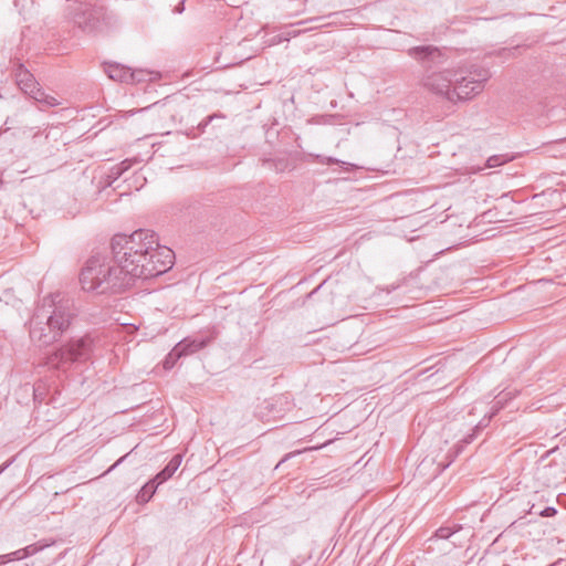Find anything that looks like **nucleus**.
<instances>
[{
  "label": "nucleus",
  "instance_id": "f257e3e1",
  "mask_svg": "<svg viewBox=\"0 0 566 566\" xmlns=\"http://www.w3.org/2000/svg\"><path fill=\"white\" fill-rule=\"evenodd\" d=\"M151 244H155V232L148 229L136 230L129 235L115 234L111 242L115 264H106L102 255L88 259L80 276L83 290L98 294L126 290L139 277Z\"/></svg>",
  "mask_w": 566,
  "mask_h": 566
},
{
  "label": "nucleus",
  "instance_id": "f03ea898",
  "mask_svg": "<svg viewBox=\"0 0 566 566\" xmlns=\"http://www.w3.org/2000/svg\"><path fill=\"white\" fill-rule=\"evenodd\" d=\"M75 316L73 302L61 294H51L41 301L30 319V337L40 345L56 342L67 331Z\"/></svg>",
  "mask_w": 566,
  "mask_h": 566
},
{
  "label": "nucleus",
  "instance_id": "7ed1b4c3",
  "mask_svg": "<svg viewBox=\"0 0 566 566\" xmlns=\"http://www.w3.org/2000/svg\"><path fill=\"white\" fill-rule=\"evenodd\" d=\"M95 346V338L91 335L72 339L65 346L50 354L45 359V365L50 368L65 370L75 361L87 360Z\"/></svg>",
  "mask_w": 566,
  "mask_h": 566
},
{
  "label": "nucleus",
  "instance_id": "20e7f679",
  "mask_svg": "<svg viewBox=\"0 0 566 566\" xmlns=\"http://www.w3.org/2000/svg\"><path fill=\"white\" fill-rule=\"evenodd\" d=\"M490 77V71L484 67H474L461 76H457L454 73L452 92L450 93L452 103L469 101L479 95Z\"/></svg>",
  "mask_w": 566,
  "mask_h": 566
},
{
  "label": "nucleus",
  "instance_id": "39448f33",
  "mask_svg": "<svg viewBox=\"0 0 566 566\" xmlns=\"http://www.w3.org/2000/svg\"><path fill=\"white\" fill-rule=\"evenodd\" d=\"M155 247L148 249L147 259L144 260L139 277L149 279L167 272L174 265L175 253L171 249L160 245L158 235L155 233Z\"/></svg>",
  "mask_w": 566,
  "mask_h": 566
},
{
  "label": "nucleus",
  "instance_id": "423d86ee",
  "mask_svg": "<svg viewBox=\"0 0 566 566\" xmlns=\"http://www.w3.org/2000/svg\"><path fill=\"white\" fill-rule=\"evenodd\" d=\"M453 77L454 72L451 70L433 72L424 77L423 85L432 93L452 102L450 93L452 92Z\"/></svg>",
  "mask_w": 566,
  "mask_h": 566
},
{
  "label": "nucleus",
  "instance_id": "0eeeda50",
  "mask_svg": "<svg viewBox=\"0 0 566 566\" xmlns=\"http://www.w3.org/2000/svg\"><path fill=\"white\" fill-rule=\"evenodd\" d=\"M408 54L421 62L427 69L433 65H440L444 62L441 51L432 45L413 46L408 50Z\"/></svg>",
  "mask_w": 566,
  "mask_h": 566
},
{
  "label": "nucleus",
  "instance_id": "6e6552de",
  "mask_svg": "<svg viewBox=\"0 0 566 566\" xmlns=\"http://www.w3.org/2000/svg\"><path fill=\"white\" fill-rule=\"evenodd\" d=\"M13 73L17 85L24 94L30 95L33 92V90H35L39 86L33 74L30 73V71L27 70L23 64H17V66L13 70Z\"/></svg>",
  "mask_w": 566,
  "mask_h": 566
},
{
  "label": "nucleus",
  "instance_id": "1a4fd4ad",
  "mask_svg": "<svg viewBox=\"0 0 566 566\" xmlns=\"http://www.w3.org/2000/svg\"><path fill=\"white\" fill-rule=\"evenodd\" d=\"M96 12L99 13L98 23L101 25V33L115 30L120 25V19L118 13L107 9L101 2L99 8H97Z\"/></svg>",
  "mask_w": 566,
  "mask_h": 566
},
{
  "label": "nucleus",
  "instance_id": "9d476101",
  "mask_svg": "<svg viewBox=\"0 0 566 566\" xmlns=\"http://www.w3.org/2000/svg\"><path fill=\"white\" fill-rule=\"evenodd\" d=\"M104 71L107 76L117 82L133 83L135 81V74L129 67L117 63H107L104 66Z\"/></svg>",
  "mask_w": 566,
  "mask_h": 566
},
{
  "label": "nucleus",
  "instance_id": "9b49d317",
  "mask_svg": "<svg viewBox=\"0 0 566 566\" xmlns=\"http://www.w3.org/2000/svg\"><path fill=\"white\" fill-rule=\"evenodd\" d=\"M212 337H203V336H193V337H186L182 340H180L177 345L181 346V352H184V355H190L193 353H197L198 350L206 347L210 342Z\"/></svg>",
  "mask_w": 566,
  "mask_h": 566
},
{
  "label": "nucleus",
  "instance_id": "f8f14e48",
  "mask_svg": "<svg viewBox=\"0 0 566 566\" xmlns=\"http://www.w3.org/2000/svg\"><path fill=\"white\" fill-rule=\"evenodd\" d=\"M46 545H40V544H31L28 545L24 548L18 549L15 552L0 555V565L12 562V560H21L29 556H32L43 549Z\"/></svg>",
  "mask_w": 566,
  "mask_h": 566
},
{
  "label": "nucleus",
  "instance_id": "ddd939ff",
  "mask_svg": "<svg viewBox=\"0 0 566 566\" xmlns=\"http://www.w3.org/2000/svg\"><path fill=\"white\" fill-rule=\"evenodd\" d=\"M182 462V455L180 453L175 454L167 465L154 478L157 484H161L170 479L174 473L178 470Z\"/></svg>",
  "mask_w": 566,
  "mask_h": 566
},
{
  "label": "nucleus",
  "instance_id": "4468645a",
  "mask_svg": "<svg viewBox=\"0 0 566 566\" xmlns=\"http://www.w3.org/2000/svg\"><path fill=\"white\" fill-rule=\"evenodd\" d=\"M262 164L263 166L274 170L275 172H284L286 170H291L294 168V166L285 155L276 156L273 158H264L262 159Z\"/></svg>",
  "mask_w": 566,
  "mask_h": 566
},
{
  "label": "nucleus",
  "instance_id": "2eb2a0df",
  "mask_svg": "<svg viewBox=\"0 0 566 566\" xmlns=\"http://www.w3.org/2000/svg\"><path fill=\"white\" fill-rule=\"evenodd\" d=\"M29 96L41 105L40 109H44L45 107H54L61 104L55 96L46 94L39 86L35 90H33V92Z\"/></svg>",
  "mask_w": 566,
  "mask_h": 566
},
{
  "label": "nucleus",
  "instance_id": "dca6fc26",
  "mask_svg": "<svg viewBox=\"0 0 566 566\" xmlns=\"http://www.w3.org/2000/svg\"><path fill=\"white\" fill-rule=\"evenodd\" d=\"M503 408V403H502V400H496L492 407V412L491 415L489 416L488 420L485 421V419L481 420L474 428L473 432L471 434H468L467 437H464L462 440H461V443H464V444H469L471 443L474 439H475V436H476V432H479L481 429H483L484 427L488 426V422L489 420L495 416L501 409Z\"/></svg>",
  "mask_w": 566,
  "mask_h": 566
},
{
  "label": "nucleus",
  "instance_id": "f3484780",
  "mask_svg": "<svg viewBox=\"0 0 566 566\" xmlns=\"http://www.w3.org/2000/svg\"><path fill=\"white\" fill-rule=\"evenodd\" d=\"M159 485L160 484H157V482L154 479L147 482L138 492L137 502L147 503L153 497Z\"/></svg>",
  "mask_w": 566,
  "mask_h": 566
},
{
  "label": "nucleus",
  "instance_id": "a211bd4d",
  "mask_svg": "<svg viewBox=\"0 0 566 566\" xmlns=\"http://www.w3.org/2000/svg\"><path fill=\"white\" fill-rule=\"evenodd\" d=\"M180 348H181V346L176 345L170 350V353L166 356L164 364H163V366L166 370L174 368V366L176 365L178 359L181 358L182 356H185L184 352H181Z\"/></svg>",
  "mask_w": 566,
  "mask_h": 566
},
{
  "label": "nucleus",
  "instance_id": "6ab92c4d",
  "mask_svg": "<svg viewBox=\"0 0 566 566\" xmlns=\"http://www.w3.org/2000/svg\"><path fill=\"white\" fill-rule=\"evenodd\" d=\"M461 530H462V527L459 525H454L452 527L451 526H441L440 528H438L436 531V537H438L440 539H448Z\"/></svg>",
  "mask_w": 566,
  "mask_h": 566
},
{
  "label": "nucleus",
  "instance_id": "aec40b11",
  "mask_svg": "<svg viewBox=\"0 0 566 566\" xmlns=\"http://www.w3.org/2000/svg\"><path fill=\"white\" fill-rule=\"evenodd\" d=\"M23 135L25 137H31L34 143L42 142V140L45 142L49 138V134L45 133V130L39 129L35 132L34 128H25L23 130Z\"/></svg>",
  "mask_w": 566,
  "mask_h": 566
},
{
  "label": "nucleus",
  "instance_id": "412c9836",
  "mask_svg": "<svg viewBox=\"0 0 566 566\" xmlns=\"http://www.w3.org/2000/svg\"><path fill=\"white\" fill-rule=\"evenodd\" d=\"M326 24H318V25H314V27H311V28H307V29H304V30H298V29H291L289 31L285 32V38L284 40H289L290 38H296L301 33L307 31V30H314V29H318V28H322V27H325Z\"/></svg>",
  "mask_w": 566,
  "mask_h": 566
},
{
  "label": "nucleus",
  "instance_id": "4be33fe9",
  "mask_svg": "<svg viewBox=\"0 0 566 566\" xmlns=\"http://www.w3.org/2000/svg\"><path fill=\"white\" fill-rule=\"evenodd\" d=\"M130 168V161L124 160L119 165L112 168V175L116 178L124 174L127 169Z\"/></svg>",
  "mask_w": 566,
  "mask_h": 566
},
{
  "label": "nucleus",
  "instance_id": "5701e85b",
  "mask_svg": "<svg viewBox=\"0 0 566 566\" xmlns=\"http://www.w3.org/2000/svg\"><path fill=\"white\" fill-rule=\"evenodd\" d=\"M505 161H506V159H504L503 156L494 155V156H491V157L488 158L486 166L490 167V168H493V167L501 166Z\"/></svg>",
  "mask_w": 566,
  "mask_h": 566
},
{
  "label": "nucleus",
  "instance_id": "b1692460",
  "mask_svg": "<svg viewBox=\"0 0 566 566\" xmlns=\"http://www.w3.org/2000/svg\"><path fill=\"white\" fill-rule=\"evenodd\" d=\"M334 15H336V13H331L327 17H315V18H311L307 20H302V21H298L296 23V25H304V24L312 23V22H319V21L324 20L325 18H332Z\"/></svg>",
  "mask_w": 566,
  "mask_h": 566
},
{
  "label": "nucleus",
  "instance_id": "393cba45",
  "mask_svg": "<svg viewBox=\"0 0 566 566\" xmlns=\"http://www.w3.org/2000/svg\"><path fill=\"white\" fill-rule=\"evenodd\" d=\"M307 449H304V450H295V451H292L290 453H286L282 460L277 463L276 468H279L281 464H283L285 461H287L289 459L291 458H294L298 454H301L302 452L306 451Z\"/></svg>",
  "mask_w": 566,
  "mask_h": 566
},
{
  "label": "nucleus",
  "instance_id": "a878e982",
  "mask_svg": "<svg viewBox=\"0 0 566 566\" xmlns=\"http://www.w3.org/2000/svg\"><path fill=\"white\" fill-rule=\"evenodd\" d=\"M557 513V510L553 506H547L544 510L539 511L537 514L543 517H551Z\"/></svg>",
  "mask_w": 566,
  "mask_h": 566
},
{
  "label": "nucleus",
  "instance_id": "bb28decb",
  "mask_svg": "<svg viewBox=\"0 0 566 566\" xmlns=\"http://www.w3.org/2000/svg\"><path fill=\"white\" fill-rule=\"evenodd\" d=\"M316 159L318 160V163L321 164H326V165H334V164H339L340 161L336 158H333V157H323V156H319L317 155L316 156Z\"/></svg>",
  "mask_w": 566,
  "mask_h": 566
},
{
  "label": "nucleus",
  "instance_id": "cd10ccee",
  "mask_svg": "<svg viewBox=\"0 0 566 566\" xmlns=\"http://www.w3.org/2000/svg\"><path fill=\"white\" fill-rule=\"evenodd\" d=\"M133 73L135 74V81L133 83H139V82H143L146 80L145 78L147 75L146 72L138 70V71H133Z\"/></svg>",
  "mask_w": 566,
  "mask_h": 566
},
{
  "label": "nucleus",
  "instance_id": "c85d7f7f",
  "mask_svg": "<svg viewBox=\"0 0 566 566\" xmlns=\"http://www.w3.org/2000/svg\"><path fill=\"white\" fill-rule=\"evenodd\" d=\"M185 1L181 0L179 6L176 7V9L174 10L176 13H182V11L185 10V6H184Z\"/></svg>",
  "mask_w": 566,
  "mask_h": 566
},
{
  "label": "nucleus",
  "instance_id": "c756f323",
  "mask_svg": "<svg viewBox=\"0 0 566 566\" xmlns=\"http://www.w3.org/2000/svg\"><path fill=\"white\" fill-rule=\"evenodd\" d=\"M13 459L7 461L0 467V474L12 463Z\"/></svg>",
  "mask_w": 566,
  "mask_h": 566
},
{
  "label": "nucleus",
  "instance_id": "7c9ffc66",
  "mask_svg": "<svg viewBox=\"0 0 566 566\" xmlns=\"http://www.w3.org/2000/svg\"><path fill=\"white\" fill-rule=\"evenodd\" d=\"M13 459L7 461L0 467V474L12 463Z\"/></svg>",
  "mask_w": 566,
  "mask_h": 566
},
{
  "label": "nucleus",
  "instance_id": "2f4dec72",
  "mask_svg": "<svg viewBox=\"0 0 566 566\" xmlns=\"http://www.w3.org/2000/svg\"><path fill=\"white\" fill-rule=\"evenodd\" d=\"M13 459L7 461L0 467V474L12 463Z\"/></svg>",
  "mask_w": 566,
  "mask_h": 566
},
{
  "label": "nucleus",
  "instance_id": "473e14b6",
  "mask_svg": "<svg viewBox=\"0 0 566 566\" xmlns=\"http://www.w3.org/2000/svg\"><path fill=\"white\" fill-rule=\"evenodd\" d=\"M325 283H326V282H324V283H322L321 285H318V286H317V289H316V290H314V291L312 292V294H313V293H316L319 289H322V287H323V285H324Z\"/></svg>",
  "mask_w": 566,
  "mask_h": 566
},
{
  "label": "nucleus",
  "instance_id": "72a5a7b5",
  "mask_svg": "<svg viewBox=\"0 0 566 566\" xmlns=\"http://www.w3.org/2000/svg\"><path fill=\"white\" fill-rule=\"evenodd\" d=\"M212 118H213V116H209V117L207 118L206 125H207L209 122H211V119H212Z\"/></svg>",
  "mask_w": 566,
  "mask_h": 566
}]
</instances>
